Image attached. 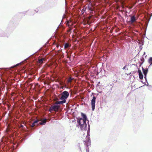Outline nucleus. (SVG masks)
<instances>
[{
  "mask_svg": "<svg viewBox=\"0 0 152 152\" xmlns=\"http://www.w3.org/2000/svg\"><path fill=\"white\" fill-rule=\"evenodd\" d=\"M94 94V93H92V94Z\"/></svg>",
  "mask_w": 152,
  "mask_h": 152,
  "instance_id": "obj_29",
  "label": "nucleus"
},
{
  "mask_svg": "<svg viewBox=\"0 0 152 152\" xmlns=\"http://www.w3.org/2000/svg\"><path fill=\"white\" fill-rule=\"evenodd\" d=\"M130 93H129V94H128V95H127V96H129L130 95Z\"/></svg>",
  "mask_w": 152,
  "mask_h": 152,
  "instance_id": "obj_24",
  "label": "nucleus"
},
{
  "mask_svg": "<svg viewBox=\"0 0 152 152\" xmlns=\"http://www.w3.org/2000/svg\"><path fill=\"white\" fill-rule=\"evenodd\" d=\"M126 66H125L123 68V69H124L125 68H126Z\"/></svg>",
  "mask_w": 152,
  "mask_h": 152,
  "instance_id": "obj_21",
  "label": "nucleus"
},
{
  "mask_svg": "<svg viewBox=\"0 0 152 152\" xmlns=\"http://www.w3.org/2000/svg\"><path fill=\"white\" fill-rule=\"evenodd\" d=\"M35 11L37 12H38V10H35Z\"/></svg>",
  "mask_w": 152,
  "mask_h": 152,
  "instance_id": "obj_28",
  "label": "nucleus"
},
{
  "mask_svg": "<svg viewBox=\"0 0 152 152\" xmlns=\"http://www.w3.org/2000/svg\"><path fill=\"white\" fill-rule=\"evenodd\" d=\"M81 115L83 117L82 119L86 121H87V118L86 114L83 113H81Z\"/></svg>",
  "mask_w": 152,
  "mask_h": 152,
  "instance_id": "obj_12",
  "label": "nucleus"
},
{
  "mask_svg": "<svg viewBox=\"0 0 152 152\" xmlns=\"http://www.w3.org/2000/svg\"><path fill=\"white\" fill-rule=\"evenodd\" d=\"M86 121L82 119V118L77 119V126L83 131H86L87 130Z\"/></svg>",
  "mask_w": 152,
  "mask_h": 152,
  "instance_id": "obj_1",
  "label": "nucleus"
},
{
  "mask_svg": "<svg viewBox=\"0 0 152 152\" xmlns=\"http://www.w3.org/2000/svg\"><path fill=\"white\" fill-rule=\"evenodd\" d=\"M22 128H23V125H21V126H20Z\"/></svg>",
  "mask_w": 152,
  "mask_h": 152,
  "instance_id": "obj_23",
  "label": "nucleus"
},
{
  "mask_svg": "<svg viewBox=\"0 0 152 152\" xmlns=\"http://www.w3.org/2000/svg\"><path fill=\"white\" fill-rule=\"evenodd\" d=\"M143 72L144 74V77L145 78V80H146V75L148 72V70L147 69H144L143 68H142Z\"/></svg>",
  "mask_w": 152,
  "mask_h": 152,
  "instance_id": "obj_8",
  "label": "nucleus"
},
{
  "mask_svg": "<svg viewBox=\"0 0 152 152\" xmlns=\"http://www.w3.org/2000/svg\"><path fill=\"white\" fill-rule=\"evenodd\" d=\"M135 43H136V44L137 45V46L135 48H138V47H140L143 45L142 42L140 41L139 40H138V41L135 42Z\"/></svg>",
  "mask_w": 152,
  "mask_h": 152,
  "instance_id": "obj_6",
  "label": "nucleus"
},
{
  "mask_svg": "<svg viewBox=\"0 0 152 152\" xmlns=\"http://www.w3.org/2000/svg\"><path fill=\"white\" fill-rule=\"evenodd\" d=\"M88 130L87 132V135L86 137V140L84 142V143L86 145V146L87 147L86 148V152H89V151L88 149V146L91 145V141L90 139V125L89 124H88Z\"/></svg>",
  "mask_w": 152,
  "mask_h": 152,
  "instance_id": "obj_2",
  "label": "nucleus"
},
{
  "mask_svg": "<svg viewBox=\"0 0 152 152\" xmlns=\"http://www.w3.org/2000/svg\"><path fill=\"white\" fill-rule=\"evenodd\" d=\"M132 40H133V39L132 38Z\"/></svg>",
  "mask_w": 152,
  "mask_h": 152,
  "instance_id": "obj_33",
  "label": "nucleus"
},
{
  "mask_svg": "<svg viewBox=\"0 0 152 152\" xmlns=\"http://www.w3.org/2000/svg\"><path fill=\"white\" fill-rule=\"evenodd\" d=\"M69 96V93L66 91H64L58 96V97L60 100H66Z\"/></svg>",
  "mask_w": 152,
  "mask_h": 152,
  "instance_id": "obj_3",
  "label": "nucleus"
},
{
  "mask_svg": "<svg viewBox=\"0 0 152 152\" xmlns=\"http://www.w3.org/2000/svg\"><path fill=\"white\" fill-rule=\"evenodd\" d=\"M138 72L139 73V76L140 78L141 79H142L143 77V75L141 71L140 70H138Z\"/></svg>",
  "mask_w": 152,
  "mask_h": 152,
  "instance_id": "obj_11",
  "label": "nucleus"
},
{
  "mask_svg": "<svg viewBox=\"0 0 152 152\" xmlns=\"http://www.w3.org/2000/svg\"><path fill=\"white\" fill-rule=\"evenodd\" d=\"M88 121V122H89V121Z\"/></svg>",
  "mask_w": 152,
  "mask_h": 152,
  "instance_id": "obj_34",
  "label": "nucleus"
},
{
  "mask_svg": "<svg viewBox=\"0 0 152 152\" xmlns=\"http://www.w3.org/2000/svg\"><path fill=\"white\" fill-rule=\"evenodd\" d=\"M20 64H19H19H17V65H17V66H18V65H19Z\"/></svg>",
  "mask_w": 152,
  "mask_h": 152,
  "instance_id": "obj_25",
  "label": "nucleus"
},
{
  "mask_svg": "<svg viewBox=\"0 0 152 152\" xmlns=\"http://www.w3.org/2000/svg\"><path fill=\"white\" fill-rule=\"evenodd\" d=\"M70 46V45L68 43H65L64 44V48L65 49H66L69 48Z\"/></svg>",
  "mask_w": 152,
  "mask_h": 152,
  "instance_id": "obj_13",
  "label": "nucleus"
},
{
  "mask_svg": "<svg viewBox=\"0 0 152 152\" xmlns=\"http://www.w3.org/2000/svg\"><path fill=\"white\" fill-rule=\"evenodd\" d=\"M44 59L42 58H39L38 61L39 63L42 64L43 61Z\"/></svg>",
  "mask_w": 152,
  "mask_h": 152,
  "instance_id": "obj_14",
  "label": "nucleus"
},
{
  "mask_svg": "<svg viewBox=\"0 0 152 152\" xmlns=\"http://www.w3.org/2000/svg\"><path fill=\"white\" fill-rule=\"evenodd\" d=\"M133 34H134V32L133 33Z\"/></svg>",
  "mask_w": 152,
  "mask_h": 152,
  "instance_id": "obj_32",
  "label": "nucleus"
},
{
  "mask_svg": "<svg viewBox=\"0 0 152 152\" xmlns=\"http://www.w3.org/2000/svg\"><path fill=\"white\" fill-rule=\"evenodd\" d=\"M46 120L47 119L46 118L44 119L41 122H39V124L41 125H44L46 123Z\"/></svg>",
  "mask_w": 152,
  "mask_h": 152,
  "instance_id": "obj_10",
  "label": "nucleus"
},
{
  "mask_svg": "<svg viewBox=\"0 0 152 152\" xmlns=\"http://www.w3.org/2000/svg\"><path fill=\"white\" fill-rule=\"evenodd\" d=\"M57 55H58V56L59 57H60V58H61L62 57V55L61 54V53H60L59 51L58 52V53Z\"/></svg>",
  "mask_w": 152,
  "mask_h": 152,
  "instance_id": "obj_18",
  "label": "nucleus"
},
{
  "mask_svg": "<svg viewBox=\"0 0 152 152\" xmlns=\"http://www.w3.org/2000/svg\"><path fill=\"white\" fill-rule=\"evenodd\" d=\"M148 62L150 64V66L152 65V57H150L148 60Z\"/></svg>",
  "mask_w": 152,
  "mask_h": 152,
  "instance_id": "obj_15",
  "label": "nucleus"
},
{
  "mask_svg": "<svg viewBox=\"0 0 152 152\" xmlns=\"http://www.w3.org/2000/svg\"><path fill=\"white\" fill-rule=\"evenodd\" d=\"M72 80V78L71 77H69L67 80V82L68 83H71Z\"/></svg>",
  "mask_w": 152,
  "mask_h": 152,
  "instance_id": "obj_17",
  "label": "nucleus"
},
{
  "mask_svg": "<svg viewBox=\"0 0 152 152\" xmlns=\"http://www.w3.org/2000/svg\"><path fill=\"white\" fill-rule=\"evenodd\" d=\"M96 99V97L95 96H93L92 99L91 100V105L93 111H94L95 109Z\"/></svg>",
  "mask_w": 152,
  "mask_h": 152,
  "instance_id": "obj_5",
  "label": "nucleus"
},
{
  "mask_svg": "<svg viewBox=\"0 0 152 152\" xmlns=\"http://www.w3.org/2000/svg\"><path fill=\"white\" fill-rule=\"evenodd\" d=\"M117 82V80H114V81H113V82H114V83H116V82Z\"/></svg>",
  "mask_w": 152,
  "mask_h": 152,
  "instance_id": "obj_22",
  "label": "nucleus"
},
{
  "mask_svg": "<svg viewBox=\"0 0 152 152\" xmlns=\"http://www.w3.org/2000/svg\"><path fill=\"white\" fill-rule=\"evenodd\" d=\"M79 149H80V150H81V148H80V147H79Z\"/></svg>",
  "mask_w": 152,
  "mask_h": 152,
  "instance_id": "obj_30",
  "label": "nucleus"
},
{
  "mask_svg": "<svg viewBox=\"0 0 152 152\" xmlns=\"http://www.w3.org/2000/svg\"><path fill=\"white\" fill-rule=\"evenodd\" d=\"M138 52H139V50H137V53H139Z\"/></svg>",
  "mask_w": 152,
  "mask_h": 152,
  "instance_id": "obj_26",
  "label": "nucleus"
},
{
  "mask_svg": "<svg viewBox=\"0 0 152 152\" xmlns=\"http://www.w3.org/2000/svg\"><path fill=\"white\" fill-rule=\"evenodd\" d=\"M39 121L36 120L31 125V126L32 127H33L37 125V123Z\"/></svg>",
  "mask_w": 152,
  "mask_h": 152,
  "instance_id": "obj_9",
  "label": "nucleus"
},
{
  "mask_svg": "<svg viewBox=\"0 0 152 152\" xmlns=\"http://www.w3.org/2000/svg\"><path fill=\"white\" fill-rule=\"evenodd\" d=\"M59 106L55 103L54 105L52 106L49 109L50 112H51L53 111H56L59 109Z\"/></svg>",
  "mask_w": 152,
  "mask_h": 152,
  "instance_id": "obj_4",
  "label": "nucleus"
},
{
  "mask_svg": "<svg viewBox=\"0 0 152 152\" xmlns=\"http://www.w3.org/2000/svg\"><path fill=\"white\" fill-rule=\"evenodd\" d=\"M130 23L132 24L133 23V16H132L130 18V20L129 21Z\"/></svg>",
  "mask_w": 152,
  "mask_h": 152,
  "instance_id": "obj_16",
  "label": "nucleus"
},
{
  "mask_svg": "<svg viewBox=\"0 0 152 152\" xmlns=\"http://www.w3.org/2000/svg\"><path fill=\"white\" fill-rule=\"evenodd\" d=\"M67 57L68 58H70V56L68 55H67Z\"/></svg>",
  "mask_w": 152,
  "mask_h": 152,
  "instance_id": "obj_20",
  "label": "nucleus"
},
{
  "mask_svg": "<svg viewBox=\"0 0 152 152\" xmlns=\"http://www.w3.org/2000/svg\"><path fill=\"white\" fill-rule=\"evenodd\" d=\"M61 23H62V21H61Z\"/></svg>",
  "mask_w": 152,
  "mask_h": 152,
  "instance_id": "obj_31",
  "label": "nucleus"
},
{
  "mask_svg": "<svg viewBox=\"0 0 152 152\" xmlns=\"http://www.w3.org/2000/svg\"><path fill=\"white\" fill-rule=\"evenodd\" d=\"M133 19H134V25L135 24V21H136V20L135 17L134 16V18H133Z\"/></svg>",
  "mask_w": 152,
  "mask_h": 152,
  "instance_id": "obj_19",
  "label": "nucleus"
},
{
  "mask_svg": "<svg viewBox=\"0 0 152 152\" xmlns=\"http://www.w3.org/2000/svg\"><path fill=\"white\" fill-rule=\"evenodd\" d=\"M113 84H110V86H113Z\"/></svg>",
  "mask_w": 152,
  "mask_h": 152,
  "instance_id": "obj_27",
  "label": "nucleus"
},
{
  "mask_svg": "<svg viewBox=\"0 0 152 152\" xmlns=\"http://www.w3.org/2000/svg\"><path fill=\"white\" fill-rule=\"evenodd\" d=\"M61 101H58L56 103L57 104H63L65 103L66 102V100H61Z\"/></svg>",
  "mask_w": 152,
  "mask_h": 152,
  "instance_id": "obj_7",
  "label": "nucleus"
}]
</instances>
